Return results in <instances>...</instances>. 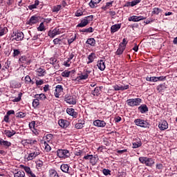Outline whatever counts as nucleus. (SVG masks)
Segmentation results:
<instances>
[{
    "label": "nucleus",
    "instance_id": "nucleus-1",
    "mask_svg": "<svg viewBox=\"0 0 177 177\" xmlns=\"http://www.w3.org/2000/svg\"><path fill=\"white\" fill-rule=\"evenodd\" d=\"M57 154L59 158H68L70 157V151L67 149H58Z\"/></svg>",
    "mask_w": 177,
    "mask_h": 177
},
{
    "label": "nucleus",
    "instance_id": "nucleus-2",
    "mask_svg": "<svg viewBox=\"0 0 177 177\" xmlns=\"http://www.w3.org/2000/svg\"><path fill=\"white\" fill-rule=\"evenodd\" d=\"M93 19V15L86 17L84 19L82 20L81 22L77 26V27H85L89 24V21Z\"/></svg>",
    "mask_w": 177,
    "mask_h": 177
},
{
    "label": "nucleus",
    "instance_id": "nucleus-3",
    "mask_svg": "<svg viewBox=\"0 0 177 177\" xmlns=\"http://www.w3.org/2000/svg\"><path fill=\"white\" fill-rule=\"evenodd\" d=\"M127 103L131 106H139L142 103V100L140 98L129 99L127 100Z\"/></svg>",
    "mask_w": 177,
    "mask_h": 177
},
{
    "label": "nucleus",
    "instance_id": "nucleus-4",
    "mask_svg": "<svg viewBox=\"0 0 177 177\" xmlns=\"http://www.w3.org/2000/svg\"><path fill=\"white\" fill-rule=\"evenodd\" d=\"M136 125L141 127L142 128H147L149 127V122L142 119H136L134 120Z\"/></svg>",
    "mask_w": 177,
    "mask_h": 177
},
{
    "label": "nucleus",
    "instance_id": "nucleus-5",
    "mask_svg": "<svg viewBox=\"0 0 177 177\" xmlns=\"http://www.w3.org/2000/svg\"><path fill=\"white\" fill-rule=\"evenodd\" d=\"M60 34H62V29L55 28L54 30L48 31V35L50 37V38H54V37L60 35Z\"/></svg>",
    "mask_w": 177,
    "mask_h": 177
},
{
    "label": "nucleus",
    "instance_id": "nucleus-6",
    "mask_svg": "<svg viewBox=\"0 0 177 177\" xmlns=\"http://www.w3.org/2000/svg\"><path fill=\"white\" fill-rule=\"evenodd\" d=\"M65 102H66V103H68L69 104H77V100L75 99V97L73 95H66Z\"/></svg>",
    "mask_w": 177,
    "mask_h": 177
},
{
    "label": "nucleus",
    "instance_id": "nucleus-7",
    "mask_svg": "<svg viewBox=\"0 0 177 177\" xmlns=\"http://www.w3.org/2000/svg\"><path fill=\"white\" fill-rule=\"evenodd\" d=\"M13 37L14 39H16L17 41H21L23 40V38H24V34L23 32H13Z\"/></svg>",
    "mask_w": 177,
    "mask_h": 177
},
{
    "label": "nucleus",
    "instance_id": "nucleus-8",
    "mask_svg": "<svg viewBox=\"0 0 177 177\" xmlns=\"http://www.w3.org/2000/svg\"><path fill=\"white\" fill-rule=\"evenodd\" d=\"M58 124L61 128H67L70 125V122L61 119L58 121Z\"/></svg>",
    "mask_w": 177,
    "mask_h": 177
},
{
    "label": "nucleus",
    "instance_id": "nucleus-9",
    "mask_svg": "<svg viewBox=\"0 0 177 177\" xmlns=\"http://www.w3.org/2000/svg\"><path fill=\"white\" fill-rule=\"evenodd\" d=\"M93 125H95V127L103 128L106 127V123L103 120H97L93 122Z\"/></svg>",
    "mask_w": 177,
    "mask_h": 177
},
{
    "label": "nucleus",
    "instance_id": "nucleus-10",
    "mask_svg": "<svg viewBox=\"0 0 177 177\" xmlns=\"http://www.w3.org/2000/svg\"><path fill=\"white\" fill-rule=\"evenodd\" d=\"M158 128L160 131H165V129H168V122L167 121L163 120L158 124Z\"/></svg>",
    "mask_w": 177,
    "mask_h": 177
},
{
    "label": "nucleus",
    "instance_id": "nucleus-11",
    "mask_svg": "<svg viewBox=\"0 0 177 177\" xmlns=\"http://www.w3.org/2000/svg\"><path fill=\"white\" fill-rule=\"evenodd\" d=\"M145 17L142 16L133 15L129 18V21H140V20H145Z\"/></svg>",
    "mask_w": 177,
    "mask_h": 177
},
{
    "label": "nucleus",
    "instance_id": "nucleus-12",
    "mask_svg": "<svg viewBox=\"0 0 177 177\" xmlns=\"http://www.w3.org/2000/svg\"><path fill=\"white\" fill-rule=\"evenodd\" d=\"M39 156V151H35L33 153H30L28 154V156L26 158L28 161H31V160H34L35 157Z\"/></svg>",
    "mask_w": 177,
    "mask_h": 177
},
{
    "label": "nucleus",
    "instance_id": "nucleus-13",
    "mask_svg": "<svg viewBox=\"0 0 177 177\" xmlns=\"http://www.w3.org/2000/svg\"><path fill=\"white\" fill-rule=\"evenodd\" d=\"M66 113L69 115H71L73 118H77V115H78L77 112H75V111L73 108L67 109H66Z\"/></svg>",
    "mask_w": 177,
    "mask_h": 177
},
{
    "label": "nucleus",
    "instance_id": "nucleus-14",
    "mask_svg": "<svg viewBox=\"0 0 177 177\" xmlns=\"http://www.w3.org/2000/svg\"><path fill=\"white\" fill-rule=\"evenodd\" d=\"M138 110L142 114H145V113H147L149 111V108L147 107V105L142 104L138 107Z\"/></svg>",
    "mask_w": 177,
    "mask_h": 177
},
{
    "label": "nucleus",
    "instance_id": "nucleus-15",
    "mask_svg": "<svg viewBox=\"0 0 177 177\" xmlns=\"http://www.w3.org/2000/svg\"><path fill=\"white\" fill-rule=\"evenodd\" d=\"M97 66L99 70H100L101 71H104V70L106 69V64H104L103 60L98 61Z\"/></svg>",
    "mask_w": 177,
    "mask_h": 177
},
{
    "label": "nucleus",
    "instance_id": "nucleus-16",
    "mask_svg": "<svg viewBox=\"0 0 177 177\" xmlns=\"http://www.w3.org/2000/svg\"><path fill=\"white\" fill-rule=\"evenodd\" d=\"M129 85H126V86H118L115 85L113 86V89L115 91H125V89H129Z\"/></svg>",
    "mask_w": 177,
    "mask_h": 177
},
{
    "label": "nucleus",
    "instance_id": "nucleus-17",
    "mask_svg": "<svg viewBox=\"0 0 177 177\" xmlns=\"http://www.w3.org/2000/svg\"><path fill=\"white\" fill-rule=\"evenodd\" d=\"M37 23H38V17L36 16L31 17L28 22L30 26H32V24H37Z\"/></svg>",
    "mask_w": 177,
    "mask_h": 177
},
{
    "label": "nucleus",
    "instance_id": "nucleus-18",
    "mask_svg": "<svg viewBox=\"0 0 177 177\" xmlns=\"http://www.w3.org/2000/svg\"><path fill=\"white\" fill-rule=\"evenodd\" d=\"M154 165V160L151 158H147V160H145V165L147 167H153Z\"/></svg>",
    "mask_w": 177,
    "mask_h": 177
},
{
    "label": "nucleus",
    "instance_id": "nucleus-19",
    "mask_svg": "<svg viewBox=\"0 0 177 177\" xmlns=\"http://www.w3.org/2000/svg\"><path fill=\"white\" fill-rule=\"evenodd\" d=\"M60 169L62 172H65V174H68L70 167L68 166V165L64 164L61 165Z\"/></svg>",
    "mask_w": 177,
    "mask_h": 177
},
{
    "label": "nucleus",
    "instance_id": "nucleus-20",
    "mask_svg": "<svg viewBox=\"0 0 177 177\" xmlns=\"http://www.w3.org/2000/svg\"><path fill=\"white\" fill-rule=\"evenodd\" d=\"M121 28L120 24H115L111 27V32H117L118 30Z\"/></svg>",
    "mask_w": 177,
    "mask_h": 177
},
{
    "label": "nucleus",
    "instance_id": "nucleus-21",
    "mask_svg": "<svg viewBox=\"0 0 177 177\" xmlns=\"http://www.w3.org/2000/svg\"><path fill=\"white\" fill-rule=\"evenodd\" d=\"M124 50H125V46H121V44H120L119 48L116 51V55H122V53H124Z\"/></svg>",
    "mask_w": 177,
    "mask_h": 177
},
{
    "label": "nucleus",
    "instance_id": "nucleus-22",
    "mask_svg": "<svg viewBox=\"0 0 177 177\" xmlns=\"http://www.w3.org/2000/svg\"><path fill=\"white\" fill-rule=\"evenodd\" d=\"M0 145L1 146H4L5 147H10V146H12V143H10V142L3 140H0Z\"/></svg>",
    "mask_w": 177,
    "mask_h": 177
},
{
    "label": "nucleus",
    "instance_id": "nucleus-23",
    "mask_svg": "<svg viewBox=\"0 0 177 177\" xmlns=\"http://www.w3.org/2000/svg\"><path fill=\"white\" fill-rule=\"evenodd\" d=\"M100 1L102 0H91L89 3V6L93 9V8H96L97 3H100Z\"/></svg>",
    "mask_w": 177,
    "mask_h": 177
},
{
    "label": "nucleus",
    "instance_id": "nucleus-24",
    "mask_svg": "<svg viewBox=\"0 0 177 177\" xmlns=\"http://www.w3.org/2000/svg\"><path fill=\"white\" fill-rule=\"evenodd\" d=\"M4 133L6 136H8V138H12V136H13V135H16V131H15V130H12V131H10L9 130H6L4 131Z\"/></svg>",
    "mask_w": 177,
    "mask_h": 177
},
{
    "label": "nucleus",
    "instance_id": "nucleus-25",
    "mask_svg": "<svg viewBox=\"0 0 177 177\" xmlns=\"http://www.w3.org/2000/svg\"><path fill=\"white\" fill-rule=\"evenodd\" d=\"M8 32V28L6 26H0V37L5 35Z\"/></svg>",
    "mask_w": 177,
    "mask_h": 177
},
{
    "label": "nucleus",
    "instance_id": "nucleus-26",
    "mask_svg": "<svg viewBox=\"0 0 177 177\" xmlns=\"http://www.w3.org/2000/svg\"><path fill=\"white\" fill-rule=\"evenodd\" d=\"M49 177H59V174L55 169H51L49 171Z\"/></svg>",
    "mask_w": 177,
    "mask_h": 177
},
{
    "label": "nucleus",
    "instance_id": "nucleus-27",
    "mask_svg": "<svg viewBox=\"0 0 177 177\" xmlns=\"http://www.w3.org/2000/svg\"><path fill=\"white\" fill-rule=\"evenodd\" d=\"M37 72V75L39 77H44V75L46 74V72L41 68H38Z\"/></svg>",
    "mask_w": 177,
    "mask_h": 177
},
{
    "label": "nucleus",
    "instance_id": "nucleus-28",
    "mask_svg": "<svg viewBox=\"0 0 177 177\" xmlns=\"http://www.w3.org/2000/svg\"><path fill=\"white\" fill-rule=\"evenodd\" d=\"M15 177H26V173L23 171H19L14 174Z\"/></svg>",
    "mask_w": 177,
    "mask_h": 177
},
{
    "label": "nucleus",
    "instance_id": "nucleus-29",
    "mask_svg": "<svg viewBox=\"0 0 177 177\" xmlns=\"http://www.w3.org/2000/svg\"><path fill=\"white\" fill-rule=\"evenodd\" d=\"M29 128L32 131L33 133H35V121H32L30 123H29Z\"/></svg>",
    "mask_w": 177,
    "mask_h": 177
},
{
    "label": "nucleus",
    "instance_id": "nucleus-30",
    "mask_svg": "<svg viewBox=\"0 0 177 177\" xmlns=\"http://www.w3.org/2000/svg\"><path fill=\"white\" fill-rule=\"evenodd\" d=\"M86 44H88L91 46H95L96 41H95V39L90 38L86 41Z\"/></svg>",
    "mask_w": 177,
    "mask_h": 177
},
{
    "label": "nucleus",
    "instance_id": "nucleus-31",
    "mask_svg": "<svg viewBox=\"0 0 177 177\" xmlns=\"http://www.w3.org/2000/svg\"><path fill=\"white\" fill-rule=\"evenodd\" d=\"M38 5H39V1L36 0V1H35V3H34V4L30 5V6H28V8H29L30 10H32V9H35V8L38 6Z\"/></svg>",
    "mask_w": 177,
    "mask_h": 177
},
{
    "label": "nucleus",
    "instance_id": "nucleus-32",
    "mask_svg": "<svg viewBox=\"0 0 177 177\" xmlns=\"http://www.w3.org/2000/svg\"><path fill=\"white\" fill-rule=\"evenodd\" d=\"M35 97L38 100H44V99H46V96L44 93L41 94H37L35 95Z\"/></svg>",
    "mask_w": 177,
    "mask_h": 177
},
{
    "label": "nucleus",
    "instance_id": "nucleus-33",
    "mask_svg": "<svg viewBox=\"0 0 177 177\" xmlns=\"http://www.w3.org/2000/svg\"><path fill=\"white\" fill-rule=\"evenodd\" d=\"M153 15H160L162 13V10L158 8H154L152 11Z\"/></svg>",
    "mask_w": 177,
    "mask_h": 177
},
{
    "label": "nucleus",
    "instance_id": "nucleus-34",
    "mask_svg": "<svg viewBox=\"0 0 177 177\" xmlns=\"http://www.w3.org/2000/svg\"><path fill=\"white\" fill-rule=\"evenodd\" d=\"M95 53H91V55H88V62H87L88 64H89V63H92L94 60H95Z\"/></svg>",
    "mask_w": 177,
    "mask_h": 177
},
{
    "label": "nucleus",
    "instance_id": "nucleus-35",
    "mask_svg": "<svg viewBox=\"0 0 177 177\" xmlns=\"http://www.w3.org/2000/svg\"><path fill=\"white\" fill-rule=\"evenodd\" d=\"M88 77H89V75L86 73L85 75H81L80 76L77 77V80L80 82L81 80H88Z\"/></svg>",
    "mask_w": 177,
    "mask_h": 177
},
{
    "label": "nucleus",
    "instance_id": "nucleus-36",
    "mask_svg": "<svg viewBox=\"0 0 177 177\" xmlns=\"http://www.w3.org/2000/svg\"><path fill=\"white\" fill-rule=\"evenodd\" d=\"M38 106H39V100L38 98H36L32 102V106L35 109H37V107H38Z\"/></svg>",
    "mask_w": 177,
    "mask_h": 177
},
{
    "label": "nucleus",
    "instance_id": "nucleus-37",
    "mask_svg": "<svg viewBox=\"0 0 177 177\" xmlns=\"http://www.w3.org/2000/svg\"><path fill=\"white\" fill-rule=\"evenodd\" d=\"M21 96H23V93H19L17 97L14 98L12 100V102H17L21 100Z\"/></svg>",
    "mask_w": 177,
    "mask_h": 177
},
{
    "label": "nucleus",
    "instance_id": "nucleus-38",
    "mask_svg": "<svg viewBox=\"0 0 177 177\" xmlns=\"http://www.w3.org/2000/svg\"><path fill=\"white\" fill-rule=\"evenodd\" d=\"M55 92L57 93H62V92H63V86L57 85L55 88Z\"/></svg>",
    "mask_w": 177,
    "mask_h": 177
},
{
    "label": "nucleus",
    "instance_id": "nucleus-39",
    "mask_svg": "<svg viewBox=\"0 0 177 177\" xmlns=\"http://www.w3.org/2000/svg\"><path fill=\"white\" fill-rule=\"evenodd\" d=\"M142 146V142L138 141L133 143V149H138V147H140Z\"/></svg>",
    "mask_w": 177,
    "mask_h": 177
},
{
    "label": "nucleus",
    "instance_id": "nucleus-40",
    "mask_svg": "<svg viewBox=\"0 0 177 177\" xmlns=\"http://www.w3.org/2000/svg\"><path fill=\"white\" fill-rule=\"evenodd\" d=\"M19 63H28V60L27 59V57L26 56H22L19 59Z\"/></svg>",
    "mask_w": 177,
    "mask_h": 177
},
{
    "label": "nucleus",
    "instance_id": "nucleus-41",
    "mask_svg": "<svg viewBox=\"0 0 177 177\" xmlns=\"http://www.w3.org/2000/svg\"><path fill=\"white\" fill-rule=\"evenodd\" d=\"M80 32H93V28L90 27L88 28L82 29L80 30Z\"/></svg>",
    "mask_w": 177,
    "mask_h": 177
},
{
    "label": "nucleus",
    "instance_id": "nucleus-42",
    "mask_svg": "<svg viewBox=\"0 0 177 177\" xmlns=\"http://www.w3.org/2000/svg\"><path fill=\"white\" fill-rule=\"evenodd\" d=\"M60 9H62V6L61 5L54 6L53 8V12H54L55 13H57V12H59V10H60Z\"/></svg>",
    "mask_w": 177,
    "mask_h": 177
},
{
    "label": "nucleus",
    "instance_id": "nucleus-43",
    "mask_svg": "<svg viewBox=\"0 0 177 177\" xmlns=\"http://www.w3.org/2000/svg\"><path fill=\"white\" fill-rule=\"evenodd\" d=\"M16 117H17L18 118H24V117H26V113L23 112L17 113Z\"/></svg>",
    "mask_w": 177,
    "mask_h": 177
},
{
    "label": "nucleus",
    "instance_id": "nucleus-44",
    "mask_svg": "<svg viewBox=\"0 0 177 177\" xmlns=\"http://www.w3.org/2000/svg\"><path fill=\"white\" fill-rule=\"evenodd\" d=\"M90 163L92 165H96V156H93V155L91 156V158L90 159Z\"/></svg>",
    "mask_w": 177,
    "mask_h": 177
},
{
    "label": "nucleus",
    "instance_id": "nucleus-45",
    "mask_svg": "<svg viewBox=\"0 0 177 177\" xmlns=\"http://www.w3.org/2000/svg\"><path fill=\"white\" fill-rule=\"evenodd\" d=\"M44 146H45V150H46V151H50V150H52L50 145H49L48 142H44Z\"/></svg>",
    "mask_w": 177,
    "mask_h": 177
},
{
    "label": "nucleus",
    "instance_id": "nucleus-46",
    "mask_svg": "<svg viewBox=\"0 0 177 177\" xmlns=\"http://www.w3.org/2000/svg\"><path fill=\"white\" fill-rule=\"evenodd\" d=\"M38 31H45V26L44 25V23L41 22L39 25V26L37 28Z\"/></svg>",
    "mask_w": 177,
    "mask_h": 177
},
{
    "label": "nucleus",
    "instance_id": "nucleus-47",
    "mask_svg": "<svg viewBox=\"0 0 177 177\" xmlns=\"http://www.w3.org/2000/svg\"><path fill=\"white\" fill-rule=\"evenodd\" d=\"M36 164H37V169H39V168L43 167L44 162H42L41 160H37Z\"/></svg>",
    "mask_w": 177,
    "mask_h": 177
},
{
    "label": "nucleus",
    "instance_id": "nucleus-48",
    "mask_svg": "<svg viewBox=\"0 0 177 177\" xmlns=\"http://www.w3.org/2000/svg\"><path fill=\"white\" fill-rule=\"evenodd\" d=\"M100 91V88L96 87L93 92V95H94V96H97V95H99Z\"/></svg>",
    "mask_w": 177,
    "mask_h": 177
},
{
    "label": "nucleus",
    "instance_id": "nucleus-49",
    "mask_svg": "<svg viewBox=\"0 0 177 177\" xmlns=\"http://www.w3.org/2000/svg\"><path fill=\"white\" fill-rule=\"evenodd\" d=\"M62 76L68 78V77H70V71H65L62 72Z\"/></svg>",
    "mask_w": 177,
    "mask_h": 177
},
{
    "label": "nucleus",
    "instance_id": "nucleus-50",
    "mask_svg": "<svg viewBox=\"0 0 177 177\" xmlns=\"http://www.w3.org/2000/svg\"><path fill=\"white\" fill-rule=\"evenodd\" d=\"M25 82L26 84H31L32 80H31V77H30L29 75H26L25 77Z\"/></svg>",
    "mask_w": 177,
    "mask_h": 177
},
{
    "label": "nucleus",
    "instance_id": "nucleus-51",
    "mask_svg": "<svg viewBox=\"0 0 177 177\" xmlns=\"http://www.w3.org/2000/svg\"><path fill=\"white\" fill-rule=\"evenodd\" d=\"M146 160H147V157H140L139 161L142 164H146Z\"/></svg>",
    "mask_w": 177,
    "mask_h": 177
},
{
    "label": "nucleus",
    "instance_id": "nucleus-52",
    "mask_svg": "<svg viewBox=\"0 0 177 177\" xmlns=\"http://www.w3.org/2000/svg\"><path fill=\"white\" fill-rule=\"evenodd\" d=\"M142 0H134L133 1H131V6H136V5H138V3H140Z\"/></svg>",
    "mask_w": 177,
    "mask_h": 177
},
{
    "label": "nucleus",
    "instance_id": "nucleus-53",
    "mask_svg": "<svg viewBox=\"0 0 177 177\" xmlns=\"http://www.w3.org/2000/svg\"><path fill=\"white\" fill-rule=\"evenodd\" d=\"M92 156H93V155H88V154H87V155H86V156H84L83 159H84V160H86V161H91V158H92Z\"/></svg>",
    "mask_w": 177,
    "mask_h": 177
},
{
    "label": "nucleus",
    "instance_id": "nucleus-54",
    "mask_svg": "<svg viewBox=\"0 0 177 177\" xmlns=\"http://www.w3.org/2000/svg\"><path fill=\"white\" fill-rule=\"evenodd\" d=\"M56 62H57V59L56 58H51L50 59V64H53V66H56Z\"/></svg>",
    "mask_w": 177,
    "mask_h": 177
},
{
    "label": "nucleus",
    "instance_id": "nucleus-55",
    "mask_svg": "<svg viewBox=\"0 0 177 177\" xmlns=\"http://www.w3.org/2000/svg\"><path fill=\"white\" fill-rule=\"evenodd\" d=\"M19 55H20V50L14 49L13 57H16V56H19Z\"/></svg>",
    "mask_w": 177,
    "mask_h": 177
},
{
    "label": "nucleus",
    "instance_id": "nucleus-56",
    "mask_svg": "<svg viewBox=\"0 0 177 177\" xmlns=\"http://www.w3.org/2000/svg\"><path fill=\"white\" fill-rule=\"evenodd\" d=\"M102 172H103L104 175L107 176V175H110L111 171L107 169H103Z\"/></svg>",
    "mask_w": 177,
    "mask_h": 177
},
{
    "label": "nucleus",
    "instance_id": "nucleus-57",
    "mask_svg": "<svg viewBox=\"0 0 177 177\" xmlns=\"http://www.w3.org/2000/svg\"><path fill=\"white\" fill-rule=\"evenodd\" d=\"M75 128L77 129H82V128H84V126H82V124L77 123L75 124Z\"/></svg>",
    "mask_w": 177,
    "mask_h": 177
},
{
    "label": "nucleus",
    "instance_id": "nucleus-58",
    "mask_svg": "<svg viewBox=\"0 0 177 177\" xmlns=\"http://www.w3.org/2000/svg\"><path fill=\"white\" fill-rule=\"evenodd\" d=\"M127 44H128V41H127V39H123L122 42L120 44L121 46H127Z\"/></svg>",
    "mask_w": 177,
    "mask_h": 177
},
{
    "label": "nucleus",
    "instance_id": "nucleus-59",
    "mask_svg": "<svg viewBox=\"0 0 177 177\" xmlns=\"http://www.w3.org/2000/svg\"><path fill=\"white\" fill-rule=\"evenodd\" d=\"M83 12L81 10H77L75 13V16H77V17H80V16H82Z\"/></svg>",
    "mask_w": 177,
    "mask_h": 177
},
{
    "label": "nucleus",
    "instance_id": "nucleus-60",
    "mask_svg": "<svg viewBox=\"0 0 177 177\" xmlns=\"http://www.w3.org/2000/svg\"><path fill=\"white\" fill-rule=\"evenodd\" d=\"M75 156H81L82 154V151L77 149L75 151Z\"/></svg>",
    "mask_w": 177,
    "mask_h": 177
},
{
    "label": "nucleus",
    "instance_id": "nucleus-61",
    "mask_svg": "<svg viewBox=\"0 0 177 177\" xmlns=\"http://www.w3.org/2000/svg\"><path fill=\"white\" fill-rule=\"evenodd\" d=\"M44 84V80H37L36 81V85L37 86H39V85H42Z\"/></svg>",
    "mask_w": 177,
    "mask_h": 177
},
{
    "label": "nucleus",
    "instance_id": "nucleus-62",
    "mask_svg": "<svg viewBox=\"0 0 177 177\" xmlns=\"http://www.w3.org/2000/svg\"><path fill=\"white\" fill-rule=\"evenodd\" d=\"M61 41V39L56 38L53 40V43L55 45H57V44H59Z\"/></svg>",
    "mask_w": 177,
    "mask_h": 177
},
{
    "label": "nucleus",
    "instance_id": "nucleus-63",
    "mask_svg": "<svg viewBox=\"0 0 177 177\" xmlns=\"http://www.w3.org/2000/svg\"><path fill=\"white\" fill-rule=\"evenodd\" d=\"M24 171L26 174H29L31 171V169L28 167H24Z\"/></svg>",
    "mask_w": 177,
    "mask_h": 177
},
{
    "label": "nucleus",
    "instance_id": "nucleus-64",
    "mask_svg": "<svg viewBox=\"0 0 177 177\" xmlns=\"http://www.w3.org/2000/svg\"><path fill=\"white\" fill-rule=\"evenodd\" d=\"M3 120L5 122H9V115L8 114L4 116Z\"/></svg>",
    "mask_w": 177,
    "mask_h": 177
}]
</instances>
